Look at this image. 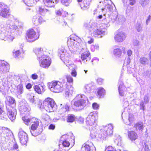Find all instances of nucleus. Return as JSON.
Listing matches in <instances>:
<instances>
[{
	"label": "nucleus",
	"instance_id": "nucleus-1",
	"mask_svg": "<svg viewBox=\"0 0 151 151\" xmlns=\"http://www.w3.org/2000/svg\"><path fill=\"white\" fill-rule=\"evenodd\" d=\"M113 4L114 7L109 4H104L103 1H100L98 8L102 11V14L98 16L97 18L103 19L101 26L98 27V25L96 23L91 21L84 23V28L92 32L94 37L101 38L107 34L106 28L110 26V23L123 24L125 21V18L122 15H118V12L115 11V5Z\"/></svg>",
	"mask_w": 151,
	"mask_h": 151
},
{
	"label": "nucleus",
	"instance_id": "nucleus-2",
	"mask_svg": "<svg viewBox=\"0 0 151 151\" xmlns=\"http://www.w3.org/2000/svg\"><path fill=\"white\" fill-rule=\"evenodd\" d=\"M19 23L18 19L12 16L8 20L6 24L0 21V39L11 42L15 38V32L18 31L17 25Z\"/></svg>",
	"mask_w": 151,
	"mask_h": 151
},
{
	"label": "nucleus",
	"instance_id": "nucleus-3",
	"mask_svg": "<svg viewBox=\"0 0 151 151\" xmlns=\"http://www.w3.org/2000/svg\"><path fill=\"white\" fill-rule=\"evenodd\" d=\"M12 134V132L9 129L4 127H0V135L2 136L0 144L1 149L3 151H6L8 150L10 151L9 147L11 144L9 142L8 143L7 142Z\"/></svg>",
	"mask_w": 151,
	"mask_h": 151
},
{
	"label": "nucleus",
	"instance_id": "nucleus-4",
	"mask_svg": "<svg viewBox=\"0 0 151 151\" xmlns=\"http://www.w3.org/2000/svg\"><path fill=\"white\" fill-rule=\"evenodd\" d=\"M88 99L84 95L80 94L77 95L75 98L71 101V104H73L74 109L80 110L83 109L86 106V101Z\"/></svg>",
	"mask_w": 151,
	"mask_h": 151
},
{
	"label": "nucleus",
	"instance_id": "nucleus-5",
	"mask_svg": "<svg viewBox=\"0 0 151 151\" xmlns=\"http://www.w3.org/2000/svg\"><path fill=\"white\" fill-rule=\"evenodd\" d=\"M59 52L62 60L69 69H72L74 65L69 60L70 57V54L68 51H67L65 47H62L60 49Z\"/></svg>",
	"mask_w": 151,
	"mask_h": 151
},
{
	"label": "nucleus",
	"instance_id": "nucleus-6",
	"mask_svg": "<svg viewBox=\"0 0 151 151\" xmlns=\"http://www.w3.org/2000/svg\"><path fill=\"white\" fill-rule=\"evenodd\" d=\"M78 41V42L75 39L71 38L68 39L67 44L69 51L71 53H74L78 50H81V49L82 48L81 43L83 42L80 39H79Z\"/></svg>",
	"mask_w": 151,
	"mask_h": 151
},
{
	"label": "nucleus",
	"instance_id": "nucleus-7",
	"mask_svg": "<svg viewBox=\"0 0 151 151\" xmlns=\"http://www.w3.org/2000/svg\"><path fill=\"white\" fill-rule=\"evenodd\" d=\"M40 106H41L40 105ZM42 106L47 112H50L54 111L57 109V106L54 101L52 99L47 98L43 102V105L42 103Z\"/></svg>",
	"mask_w": 151,
	"mask_h": 151
},
{
	"label": "nucleus",
	"instance_id": "nucleus-8",
	"mask_svg": "<svg viewBox=\"0 0 151 151\" xmlns=\"http://www.w3.org/2000/svg\"><path fill=\"white\" fill-rule=\"evenodd\" d=\"M40 31L37 33L34 29H31L28 30L26 34V39L28 42H34L38 39L40 36Z\"/></svg>",
	"mask_w": 151,
	"mask_h": 151
},
{
	"label": "nucleus",
	"instance_id": "nucleus-9",
	"mask_svg": "<svg viewBox=\"0 0 151 151\" xmlns=\"http://www.w3.org/2000/svg\"><path fill=\"white\" fill-rule=\"evenodd\" d=\"M9 64L3 60H0V78L5 76L6 73L9 72ZM1 82L0 81V85Z\"/></svg>",
	"mask_w": 151,
	"mask_h": 151
},
{
	"label": "nucleus",
	"instance_id": "nucleus-10",
	"mask_svg": "<svg viewBox=\"0 0 151 151\" xmlns=\"http://www.w3.org/2000/svg\"><path fill=\"white\" fill-rule=\"evenodd\" d=\"M98 116L97 114H95L93 112H90L86 118V123L88 127H93V126H96V121L97 120Z\"/></svg>",
	"mask_w": 151,
	"mask_h": 151
},
{
	"label": "nucleus",
	"instance_id": "nucleus-11",
	"mask_svg": "<svg viewBox=\"0 0 151 151\" xmlns=\"http://www.w3.org/2000/svg\"><path fill=\"white\" fill-rule=\"evenodd\" d=\"M27 98L29 103L32 105H37L38 107L41 109L43 108V107L40 106V105H42L41 101L35 98L33 93H28L27 95Z\"/></svg>",
	"mask_w": 151,
	"mask_h": 151
},
{
	"label": "nucleus",
	"instance_id": "nucleus-12",
	"mask_svg": "<svg viewBox=\"0 0 151 151\" xmlns=\"http://www.w3.org/2000/svg\"><path fill=\"white\" fill-rule=\"evenodd\" d=\"M48 87L52 91L55 93L61 92L63 88V85L60 82L56 81L50 83Z\"/></svg>",
	"mask_w": 151,
	"mask_h": 151
},
{
	"label": "nucleus",
	"instance_id": "nucleus-13",
	"mask_svg": "<svg viewBox=\"0 0 151 151\" xmlns=\"http://www.w3.org/2000/svg\"><path fill=\"white\" fill-rule=\"evenodd\" d=\"M81 45L82 48L81 49L80 52L81 53V58L83 61L86 60V61H89L90 60V57H89L90 53L87 49L86 44L84 42H81Z\"/></svg>",
	"mask_w": 151,
	"mask_h": 151
},
{
	"label": "nucleus",
	"instance_id": "nucleus-14",
	"mask_svg": "<svg viewBox=\"0 0 151 151\" xmlns=\"http://www.w3.org/2000/svg\"><path fill=\"white\" fill-rule=\"evenodd\" d=\"M41 59L38 60L40 66L45 68H48L51 63V59L49 56L47 55Z\"/></svg>",
	"mask_w": 151,
	"mask_h": 151
},
{
	"label": "nucleus",
	"instance_id": "nucleus-15",
	"mask_svg": "<svg viewBox=\"0 0 151 151\" xmlns=\"http://www.w3.org/2000/svg\"><path fill=\"white\" fill-rule=\"evenodd\" d=\"M10 15L9 8L3 3H0V16L3 17L7 18Z\"/></svg>",
	"mask_w": 151,
	"mask_h": 151
},
{
	"label": "nucleus",
	"instance_id": "nucleus-16",
	"mask_svg": "<svg viewBox=\"0 0 151 151\" xmlns=\"http://www.w3.org/2000/svg\"><path fill=\"white\" fill-rule=\"evenodd\" d=\"M34 52L37 56L38 60L41 59L43 57L47 55L46 54L47 52L45 48L43 47L37 48L34 50Z\"/></svg>",
	"mask_w": 151,
	"mask_h": 151
},
{
	"label": "nucleus",
	"instance_id": "nucleus-17",
	"mask_svg": "<svg viewBox=\"0 0 151 151\" xmlns=\"http://www.w3.org/2000/svg\"><path fill=\"white\" fill-rule=\"evenodd\" d=\"M122 52L124 53L125 52V47L122 46L119 47V46L117 45L114 47L113 54L116 57L119 58L121 55Z\"/></svg>",
	"mask_w": 151,
	"mask_h": 151
},
{
	"label": "nucleus",
	"instance_id": "nucleus-18",
	"mask_svg": "<svg viewBox=\"0 0 151 151\" xmlns=\"http://www.w3.org/2000/svg\"><path fill=\"white\" fill-rule=\"evenodd\" d=\"M38 126L39 121L37 120L35 121L32 124L30 129V132L32 136H36L40 133V132L37 131V129Z\"/></svg>",
	"mask_w": 151,
	"mask_h": 151
},
{
	"label": "nucleus",
	"instance_id": "nucleus-19",
	"mask_svg": "<svg viewBox=\"0 0 151 151\" xmlns=\"http://www.w3.org/2000/svg\"><path fill=\"white\" fill-rule=\"evenodd\" d=\"M32 22L36 26L41 24L45 21L40 14H38L33 16Z\"/></svg>",
	"mask_w": 151,
	"mask_h": 151
},
{
	"label": "nucleus",
	"instance_id": "nucleus-20",
	"mask_svg": "<svg viewBox=\"0 0 151 151\" xmlns=\"http://www.w3.org/2000/svg\"><path fill=\"white\" fill-rule=\"evenodd\" d=\"M19 110L21 112H28L31 110V109L28 103L25 100H23L19 102Z\"/></svg>",
	"mask_w": 151,
	"mask_h": 151
},
{
	"label": "nucleus",
	"instance_id": "nucleus-21",
	"mask_svg": "<svg viewBox=\"0 0 151 151\" xmlns=\"http://www.w3.org/2000/svg\"><path fill=\"white\" fill-rule=\"evenodd\" d=\"M7 114L8 117L13 121L16 118L17 114L16 110L14 108L10 107L7 109Z\"/></svg>",
	"mask_w": 151,
	"mask_h": 151
},
{
	"label": "nucleus",
	"instance_id": "nucleus-22",
	"mask_svg": "<svg viewBox=\"0 0 151 151\" xmlns=\"http://www.w3.org/2000/svg\"><path fill=\"white\" fill-rule=\"evenodd\" d=\"M113 126L112 124H109L105 126L102 130L104 133V137H106L108 136H111L113 134Z\"/></svg>",
	"mask_w": 151,
	"mask_h": 151
},
{
	"label": "nucleus",
	"instance_id": "nucleus-23",
	"mask_svg": "<svg viewBox=\"0 0 151 151\" xmlns=\"http://www.w3.org/2000/svg\"><path fill=\"white\" fill-rule=\"evenodd\" d=\"M18 136L20 143L23 145H25L28 140L27 134L23 131H20Z\"/></svg>",
	"mask_w": 151,
	"mask_h": 151
},
{
	"label": "nucleus",
	"instance_id": "nucleus-24",
	"mask_svg": "<svg viewBox=\"0 0 151 151\" xmlns=\"http://www.w3.org/2000/svg\"><path fill=\"white\" fill-rule=\"evenodd\" d=\"M127 37L126 34L124 32H119L114 36L115 41L116 42H123Z\"/></svg>",
	"mask_w": 151,
	"mask_h": 151
},
{
	"label": "nucleus",
	"instance_id": "nucleus-25",
	"mask_svg": "<svg viewBox=\"0 0 151 151\" xmlns=\"http://www.w3.org/2000/svg\"><path fill=\"white\" fill-rule=\"evenodd\" d=\"M118 91L119 95L121 96H124L127 93V88L124 86L123 82L121 80L118 82Z\"/></svg>",
	"mask_w": 151,
	"mask_h": 151
},
{
	"label": "nucleus",
	"instance_id": "nucleus-26",
	"mask_svg": "<svg viewBox=\"0 0 151 151\" xmlns=\"http://www.w3.org/2000/svg\"><path fill=\"white\" fill-rule=\"evenodd\" d=\"M24 91V87L22 83L18 85L14 89V93L18 97H21Z\"/></svg>",
	"mask_w": 151,
	"mask_h": 151
},
{
	"label": "nucleus",
	"instance_id": "nucleus-27",
	"mask_svg": "<svg viewBox=\"0 0 151 151\" xmlns=\"http://www.w3.org/2000/svg\"><path fill=\"white\" fill-rule=\"evenodd\" d=\"M69 106L66 105L65 107L61 108L59 109L58 111V116L60 118L64 119L66 115V112L68 110Z\"/></svg>",
	"mask_w": 151,
	"mask_h": 151
},
{
	"label": "nucleus",
	"instance_id": "nucleus-28",
	"mask_svg": "<svg viewBox=\"0 0 151 151\" xmlns=\"http://www.w3.org/2000/svg\"><path fill=\"white\" fill-rule=\"evenodd\" d=\"M13 55L16 59H21L24 57V52L22 49L19 50H14Z\"/></svg>",
	"mask_w": 151,
	"mask_h": 151
},
{
	"label": "nucleus",
	"instance_id": "nucleus-29",
	"mask_svg": "<svg viewBox=\"0 0 151 151\" xmlns=\"http://www.w3.org/2000/svg\"><path fill=\"white\" fill-rule=\"evenodd\" d=\"M45 5L48 7H52L58 2V0H43Z\"/></svg>",
	"mask_w": 151,
	"mask_h": 151
},
{
	"label": "nucleus",
	"instance_id": "nucleus-30",
	"mask_svg": "<svg viewBox=\"0 0 151 151\" xmlns=\"http://www.w3.org/2000/svg\"><path fill=\"white\" fill-rule=\"evenodd\" d=\"M93 144L90 142L89 143V142H87L84 144L82 147L83 151H91V148L93 147Z\"/></svg>",
	"mask_w": 151,
	"mask_h": 151
},
{
	"label": "nucleus",
	"instance_id": "nucleus-31",
	"mask_svg": "<svg viewBox=\"0 0 151 151\" xmlns=\"http://www.w3.org/2000/svg\"><path fill=\"white\" fill-rule=\"evenodd\" d=\"M74 91L73 87L71 86H69L67 85L66 86L65 92L66 96H71Z\"/></svg>",
	"mask_w": 151,
	"mask_h": 151
},
{
	"label": "nucleus",
	"instance_id": "nucleus-32",
	"mask_svg": "<svg viewBox=\"0 0 151 151\" xmlns=\"http://www.w3.org/2000/svg\"><path fill=\"white\" fill-rule=\"evenodd\" d=\"M128 135L129 139L131 141L135 140L137 139L138 136L137 134L134 131H128Z\"/></svg>",
	"mask_w": 151,
	"mask_h": 151
},
{
	"label": "nucleus",
	"instance_id": "nucleus-33",
	"mask_svg": "<svg viewBox=\"0 0 151 151\" xmlns=\"http://www.w3.org/2000/svg\"><path fill=\"white\" fill-rule=\"evenodd\" d=\"M91 1V0H84L83 4L81 6V9L84 10L88 9Z\"/></svg>",
	"mask_w": 151,
	"mask_h": 151
},
{
	"label": "nucleus",
	"instance_id": "nucleus-34",
	"mask_svg": "<svg viewBox=\"0 0 151 151\" xmlns=\"http://www.w3.org/2000/svg\"><path fill=\"white\" fill-rule=\"evenodd\" d=\"M97 126H93V127H89V129L90 131V137L92 139L96 138V132L97 131L96 127Z\"/></svg>",
	"mask_w": 151,
	"mask_h": 151
},
{
	"label": "nucleus",
	"instance_id": "nucleus-35",
	"mask_svg": "<svg viewBox=\"0 0 151 151\" xmlns=\"http://www.w3.org/2000/svg\"><path fill=\"white\" fill-rule=\"evenodd\" d=\"M94 88V86L91 84L86 85L85 86L84 91L86 93H89L92 91Z\"/></svg>",
	"mask_w": 151,
	"mask_h": 151
},
{
	"label": "nucleus",
	"instance_id": "nucleus-36",
	"mask_svg": "<svg viewBox=\"0 0 151 151\" xmlns=\"http://www.w3.org/2000/svg\"><path fill=\"white\" fill-rule=\"evenodd\" d=\"M143 25L141 22H137L134 26L136 30L138 32H141L142 31Z\"/></svg>",
	"mask_w": 151,
	"mask_h": 151
},
{
	"label": "nucleus",
	"instance_id": "nucleus-37",
	"mask_svg": "<svg viewBox=\"0 0 151 151\" xmlns=\"http://www.w3.org/2000/svg\"><path fill=\"white\" fill-rule=\"evenodd\" d=\"M97 93L100 97H103L105 94V91L104 89L101 87H100L97 89Z\"/></svg>",
	"mask_w": 151,
	"mask_h": 151
},
{
	"label": "nucleus",
	"instance_id": "nucleus-38",
	"mask_svg": "<svg viewBox=\"0 0 151 151\" xmlns=\"http://www.w3.org/2000/svg\"><path fill=\"white\" fill-rule=\"evenodd\" d=\"M134 120V118L133 115L132 114H129V117L125 123L127 124L131 125Z\"/></svg>",
	"mask_w": 151,
	"mask_h": 151
},
{
	"label": "nucleus",
	"instance_id": "nucleus-39",
	"mask_svg": "<svg viewBox=\"0 0 151 151\" xmlns=\"http://www.w3.org/2000/svg\"><path fill=\"white\" fill-rule=\"evenodd\" d=\"M114 141L115 143L118 146L121 147L122 146V139L119 135H117L116 137H115Z\"/></svg>",
	"mask_w": 151,
	"mask_h": 151
},
{
	"label": "nucleus",
	"instance_id": "nucleus-40",
	"mask_svg": "<svg viewBox=\"0 0 151 151\" xmlns=\"http://www.w3.org/2000/svg\"><path fill=\"white\" fill-rule=\"evenodd\" d=\"M8 92L7 88L3 85L2 83L0 85V92L2 93L4 95H6Z\"/></svg>",
	"mask_w": 151,
	"mask_h": 151
},
{
	"label": "nucleus",
	"instance_id": "nucleus-41",
	"mask_svg": "<svg viewBox=\"0 0 151 151\" xmlns=\"http://www.w3.org/2000/svg\"><path fill=\"white\" fill-rule=\"evenodd\" d=\"M139 61L142 64L147 65L148 63V60L147 58L145 57H141L139 59Z\"/></svg>",
	"mask_w": 151,
	"mask_h": 151
},
{
	"label": "nucleus",
	"instance_id": "nucleus-42",
	"mask_svg": "<svg viewBox=\"0 0 151 151\" xmlns=\"http://www.w3.org/2000/svg\"><path fill=\"white\" fill-rule=\"evenodd\" d=\"M143 124L142 122H139L137 123L134 125V127L135 128L136 130H142L143 129Z\"/></svg>",
	"mask_w": 151,
	"mask_h": 151
},
{
	"label": "nucleus",
	"instance_id": "nucleus-43",
	"mask_svg": "<svg viewBox=\"0 0 151 151\" xmlns=\"http://www.w3.org/2000/svg\"><path fill=\"white\" fill-rule=\"evenodd\" d=\"M34 88L36 93L40 94L42 93L41 89L43 88V87L41 86L35 85L34 86Z\"/></svg>",
	"mask_w": 151,
	"mask_h": 151
},
{
	"label": "nucleus",
	"instance_id": "nucleus-44",
	"mask_svg": "<svg viewBox=\"0 0 151 151\" xmlns=\"http://www.w3.org/2000/svg\"><path fill=\"white\" fill-rule=\"evenodd\" d=\"M4 107V105L1 102V101H0V119H3L4 118H6V117H7V116L6 114L4 116V117L1 116V113H4V112L3 109Z\"/></svg>",
	"mask_w": 151,
	"mask_h": 151
},
{
	"label": "nucleus",
	"instance_id": "nucleus-45",
	"mask_svg": "<svg viewBox=\"0 0 151 151\" xmlns=\"http://www.w3.org/2000/svg\"><path fill=\"white\" fill-rule=\"evenodd\" d=\"M24 3L29 6H33L35 4L33 0H22Z\"/></svg>",
	"mask_w": 151,
	"mask_h": 151
},
{
	"label": "nucleus",
	"instance_id": "nucleus-46",
	"mask_svg": "<svg viewBox=\"0 0 151 151\" xmlns=\"http://www.w3.org/2000/svg\"><path fill=\"white\" fill-rule=\"evenodd\" d=\"M139 3L143 7H145L149 3V0H139Z\"/></svg>",
	"mask_w": 151,
	"mask_h": 151
},
{
	"label": "nucleus",
	"instance_id": "nucleus-47",
	"mask_svg": "<svg viewBox=\"0 0 151 151\" xmlns=\"http://www.w3.org/2000/svg\"><path fill=\"white\" fill-rule=\"evenodd\" d=\"M75 119V116L73 114H69L67 118L68 122H74Z\"/></svg>",
	"mask_w": 151,
	"mask_h": 151
},
{
	"label": "nucleus",
	"instance_id": "nucleus-48",
	"mask_svg": "<svg viewBox=\"0 0 151 151\" xmlns=\"http://www.w3.org/2000/svg\"><path fill=\"white\" fill-rule=\"evenodd\" d=\"M6 99L10 104L15 103V99L12 97L9 96L6 98Z\"/></svg>",
	"mask_w": 151,
	"mask_h": 151
},
{
	"label": "nucleus",
	"instance_id": "nucleus-49",
	"mask_svg": "<svg viewBox=\"0 0 151 151\" xmlns=\"http://www.w3.org/2000/svg\"><path fill=\"white\" fill-rule=\"evenodd\" d=\"M102 133L103 135H102V134H99L96 135V138L98 140H104L106 139V137H104V133L102 132Z\"/></svg>",
	"mask_w": 151,
	"mask_h": 151
},
{
	"label": "nucleus",
	"instance_id": "nucleus-50",
	"mask_svg": "<svg viewBox=\"0 0 151 151\" xmlns=\"http://www.w3.org/2000/svg\"><path fill=\"white\" fill-rule=\"evenodd\" d=\"M56 14L58 16H61L63 15V14H68V13L63 10L62 9H59L56 11Z\"/></svg>",
	"mask_w": 151,
	"mask_h": 151
},
{
	"label": "nucleus",
	"instance_id": "nucleus-51",
	"mask_svg": "<svg viewBox=\"0 0 151 151\" xmlns=\"http://www.w3.org/2000/svg\"><path fill=\"white\" fill-rule=\"evenodd\" d=\"M71 0H61L62 4L67 6L71 2Z\"/></svg>",
	"mask_w": 151,
	"mask_h": 151
},
{
	"label": "nucleus",
	"instance_id": "nucleus-52",
	"mask_svg": "<svg viewBox=\"0 0 151 151\" xmlns=\"http://www.w3.org/2000/svg\"><path fill=\"white\" fill-rule=\"evenodd\" d=\"M39 11L40 13L43 14H45L47 12H49L48 10L45 9L42 6L39 7Z\"/></svg>",
	"mask_w": 151,
	"mask_h": 151
},
{
	"label": "nucleus",
	"instance_id": "nucleus-53",
	"mask_svg": "<svg viewBox=\"0 0 151 151\" xmlns=\"http://www.w3.org/2000/svg\"><path fill=\"white\" fill-rule=\"evenodd\" d=\"M18 146L15 143L13 144V145L12 147H11L10 150L12 151H19L17 149H18Z\"/></svg>",
	"mask_w": 151,
	"mask_h": 151
},
{
	"label": "nucleus",
	"instance_id": "nucleus-54",
	"mask_svg": "<svg viewBox=\"0 0 151 151\" xmlns=\"http://www.w3.org/2000/svg\"><path fill=\"white\" fill-rule=\"evenodd\" d=\"M22 119L24 123L27 125L29 123L30 120V119L27 118L25 117H22Z\"/></svg>",
	"mask_w": 151,
	"mask_h": 151
},
{
	"label": "nucleus",
	"instance_id": "nucleus-55",
	"mask_svg": "<svg viewBox=\"0 0 151 151\" xmlns=\"http://www.w3.org/2000/svg\"><path fill=\"white\" fill-rule=\"evenodd\" d=\"M67 81L69 83H72L73 82V79L72 77L70 75H67L66 76Z\"/></svg>",
	"mask_w": 151,
	"mask_h": 151
},
{
	"label": "nucleus",
	"instance_id": "nucleus-56",
	"mask_svg": "<svg viewBox=\"0 0 151 151\" xmlns=\"http://www.w3.org/2000/svg\"><path fill=\"white\" fill-rule=\"evenodd\" d=\"M62 143L64 147H68L70 145L69 142L66 140H64Z\"/></svg>",
	"mask_w": 151,
	"mask_h": 151
},
{
	"label": "nucleus",
	"instance_id": "nucleus-57",
	"mask_svg": "<svg viewBox=\"0 0 151 151\" xmlns=\"http://www.w3.org/2000/svg\"><path fill=\"white\" fill-rule=\"evenodd\" d=\"M99 46L97 45H92L91 47V49L92 51L94 52L95 50H98L99 49Z\"/></svg>",
	"mask_w": 151,
	"mask_h": 151
},
{
	"label": "nucleus",
	"instance_id": "nucleus-58",
	"mask_svg": "<svg viewBox=\"0 0 151 151\" xmlns=\"http://www.w3.org/2000/svg\"><path fill=\"white\" fill-rule=\"evenodd\" d=\"M92 106L93 109L94 110L98 109L99 107V104L95 102L92 104Z\"/></svg>",
	"mask_w": 151,
	"mask_h": 151
},
{
	"label": "nucleus",
	"instance_id": "nucleus-59",
	"mask_svg": "<svg viewBox=\"0 0 151 151\" xmlns=\"http://www.w3.org/2000/svg\"><path fill=\"white\" fill-rule=\"evenodd\" d=\"M105 151H117V150H115L112 147L109 146L106 148Z\"/></svg>",
	"mask_w": 151,
	"mask_h": 151
},
{
	"label": "nucleus",
	"instance_id": "nucleus-60",
	"mask_svg": "<svg viewBox=\"0 0 151 151\" xmlns=\"http://www.w3.org/2000/svg\"><path fill=\"white\" fill-rule=\"evenodd\" d=\"M149 99L148 96L147 95H145L144 96V101L145 104H147L149 101Z\"/></svg>",
	"mask_w": 151,
	"mask_h": 151
},
{
	"label": "nucleus",
	"instance_id": "nucleus-61",
	"mask_svg": "<svg viewBox=\"0 0 151 151\" xmlns=\"http://www.w3.org/2000/svg\"><path fill=\"white\" fill-rule=\"evenodd\" d=\"M144 102L143 101H142L140 102V109H142L143 111L145 110V106L144 105Z\"/></svg>",
	"mask_w": 151,
	"mask_h": 151
},
{
	"label": "nucleus",
	"instance_id": "nucleus-62",
	"mask_svg": "<svg viewBox=\"0 0 151 151\" xmlns=\"http://www.w3.org/2000/svg\"><path fill=\"white\" fill-rule=\"evenodd\" d=\"M142 151H150L148 145L145 144V146L144 147L143 149H142Z\"/></svg>",
	"mask_w": 151,
	"mask_h": 151
},
{
	"label": "nucleus",
	"instance_id": "nucleus-63",
	"mask_svg": "<svg viewBox=\"0 0 151 151\" xmlns=\"http://www.w3.org/2000/svg\"><path fill=\"white\" fill-rule=\"evenodd\" d=\"M99 61V59L96 57H94V58L91 60V62H93V63H98Z\"/></svg>",
	"mask_w": 151,
	"mask_h": 151
},
{
	"label": "nucleus",
	"instance_id": "nucleus-64",
	"mask_svg": "<svg viewBox=\"0 0 151 151\" xmlns=\"http://www.w3.org/2000/svg\"><path fill=\"white\" fill-rule=\"evenodd\" d=\"M77 119H78V122L79 123H82L84 122V120L83 118L81 116H79Z\"/></svg>",
	"mask_w": 151,
	"mask_h": 151
}]
</instances>
